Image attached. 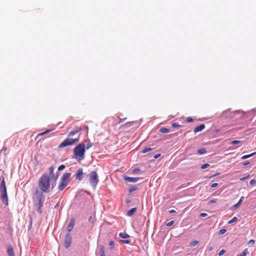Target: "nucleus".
<instances>
[{
  "label": "nucleus",
  "instance_id": "aec40b11",
  "mask_svg": "<svg viewBox=\"0 0 256 256\" xmlns=\"http://www.w3.org/2000/svg\"><path fill=\"white\" fill-rule=\"evenodd\" d=\"M256 154V152H254L250 154L244 156H242V159L245 160V159L254 156Z\"/></svg>",
  "mask_w": 256,
  "mask_h": 256
},
{
  "label": "nucleus",
  "instance_id": "a878e982",
  "mask_svg": "<svg viewBox=\"0 0 256 256\" xmlns=\"http://www.w3.org/2000/svg\"><path fill=\"white\" fill-rule=\"evenodd\" d=\"M137 189H138V188L136 186L131 187L130 188H129L128 192H129L132 193L133 192L136 190Z\"/></svg>",
  "mask_w": 256,
  "mask_h": 256
},
{
  "label": "nucleus",
  "instance_id": "b1692460",
  "mask_svg": "<svg viewBox=\"0 0 256 256\" xmlns=\"http://www.w3.org/2000/svg\"><path fill=\"white\" fill-rule=\"evenodd\" d=\"M198 244V240H193L192 241L190 244V246H196V244Z\"/></svg>",
  "mask_w": 256,
  "mask_h": 256
},
{
  "label": "nucleus",
  "instance_id": "5701e85b",
  "mask_svg": "<svg viewBox=\"0 0 256 256\" xmlns=\"http://www.w3.org/2000/svg\"><path fill=\"white\" fill-rule=\"evenodd\" d=\"M238 220V218L236 216H234L232 219L228 221V224H231Z\"/></svg>",
  "mask_w": 256,
  "mask_h": 256
},
{
  "label": "nucleus",
  "instance_id": "e433bc0d",
  "mask_svg": "<svg viewBox=\"0 0 256 256\" xmlns=\"http://www.w3.org/2000/svg\"><path fill=\"white\" fill-rule=\"evenodd\" d=\"M256 180H254V179L250 181V185H253V184H256Z\"/></svg>",
  "mask_w": 256,
  "mask_h": 256
},
{
  "label": "nucleus",
  "instance_id": "20e7f679",
  "mask_svg": "<svg viewBox=\"0 0 256 256\" xmlns=\"http://www.w3.org/2000/svg\"><path fill=\"white\" fill-rule=\"evenodd\" d=\"M70 176L71 174L68 172L64 173L62 175L58 187L60 190H63L68 185L70 180Z\"/></svg>",
  "mask_w": 256,
  "mask_h": 256
},
{
  "label": "nucleus",
  "instance_id": "f257e3e1",
  "mask_svg": "<svg viewBox=\"0 0 256 256\" xmlns=\"http://www.w3.org/2000/svg\"><path fill=\"white\" fill-rule=\"evenodd\" d=\"M38 186L42 192L38 190H36L32 198L37 212L42 213V208L43 206L45 199L42 192H48L50 187V178L48 174H44L38 180Z\"/></svg>",
  "mask_w": 256,
  "mask_h": 256
},
{
  "label": "nucleus",
  "instance_id": "dca6fc26",
  "mask_svg": "<svg viewBox=\"0 0 256 256\" xmlns=\"http://www.w3.org/2000/svg\"><path fill=\"white\" fill-rule=\"evenodd\" d=\"M136 208H132L130 210L128 211L127 215L128 216H132L136 212Z\"/></svg>",
  "mask_w": 256,
  "mask_h": 256
},
{
  "label": "nucleus",
  "instance_id": "79ce46f5",
  "mask_svg": "<svg viewBox=\"0 0 256 256\" xmlns=\"http://www.w3.org/2000/svg\"><path fill=\"white\" fill-rule=\"evenodd\" d=\"M160 156V154H156L154 156V158L156 159Z\"/></svg>",
  "mask_w": 256,
  "mask_h": 256
},
{
  "label": "nucleus",
  "instance_id": "a18cd8bd",
  "mask_svg": "<svg viewBox=\"0 0 256 256\" xmlns=\"http://www.w3.org/2000/svg\"><path fill=\"white\" fill-rule=\"evenodd\" d=\"M216 202V200H212L209 202L210 204H214Z\"/></svg>",
  "mask_w": 256,
  "mask_h": 256
},
{
  "label": "nucleus",
  "instance_id": "8fccbe9b",
  "mask_svg": "<svg viewBox=\"0 0 256 256\" xmlns=\"http://www.w3.org/2000/svg\"><path fill=\"white\" fill-rule=\"evenodd\" d=\"M200 216H202V217H204V216H207V214H206V213H202V214H200Z\"/></svg>",
  "mask_w": 256,
  "mask_h": 256
},
{
  "label": "nucleus",
  "instance_id": "9b49d317",
  "mask_svg": "<svg viewBox=\"0 0 256 256\" xmlns=\"http://www.w3.org/2000/svg\"><path fill=\"white\" fill-rule=\"evenodd\" d=\"M244 196L241 197L239 202L232 206L231 210H236V208H237L238 207H239L240 206L242 203V202L244 201Z\"/></svg>",
  "mask_w": 256,
  "mask_h": 256
},
{
  "label": "nucleus",
  "instance_id": "9d476101",
  "mask_svg": "<svg viewBox=\"0 0 256 256\" xmlns=\"http://www.w3.org/2000/svg\"><path fill=\"white\" fill-rule=\"evenodd\" d=\"M74 223L75 220L74 218H72V220H70V224L67 227V230L68 232H70L74 228Z\"/></svg>",
  "mask_w": 256,
  "mask_h": 256
},
{
  "label": "nucleus",
  "instance_id": "bb28decb",
  "mask_svg": "<svg viewBox=\"0 0 256 256\" xmlns=\"http://www.w3.org/2000/svg\"><path fill=\"white\" fill-rule=\"evenodd\" d=\"M241 142L240 140H233L230 142V144L232 145L237 144Z\"/></svg>",
  "mask_w": 256,
  "mask_h": 256
},
{
  "label": "nucleus",
  "instance_id": "4468645a",
  "mask_svg": "<svg viewBox=\"0 0 256 256\" xmlns=\"http://www.w3.org/2000/svg\"><path fill=\"white\" fill-rule=\"evenodd\" d=\"M7 252L9 256H14V249L12 246H8Z\"/></svg>",
  "mask_w": 256,
  "mask_h": 256
},
{
  "label": "nucleus",
  "instance_id": "7ed1b4c3",
  "mask_svg": "<svg viewBox=\"0 0 256 256\" xmlns=\"http://www.w3.org/2000/svg\"><path fill=\"white\" fill-rule=\"evenodd\" d=\"M1 183L0 184V197L2 203L6 206L8 205V200L6 191V188L4 181V178L2 176L1 178Z\"/></svg>",
  "mask_w": 256,
  "mask_h": 256
},
{
  "label": "nucleus",
  "instance_id": "a211bd4d",
  "mask_svg": "<svg viewBox=\"0 0 256 256\" xmlns=\"http://www.w3.org/2000/svg\"><path fill=\"white\" fill-rule=\"evenodd\" d=\"M54 130L53 129H52V130H46L45 132H40V133H39L38 134V136H44L46 134H47L48 133H49L50 132Z\"/></svg>",
  "mask_w": 256,
  "mask_h": 256
},
{
  "label": "nucleus",
  "instance_id": "cd10ccee",
  "mask_svg": "<svg viewBox=\"0 0 256 256\" xmlns=\"http://www.w3.org/2000/svg\"><path fill=\"white\" fill-rule=\"evenodd\" d=\"M254 243H255L254 240H251L248 242V246H252L254 245Z\"/></svg>",
  "mask_w": 256,
  "mask_h": 256
},
{
  "label": "nucleus",
  "instance_id": "f3484780",
  "mask_svg": "<svg viewBox=\"0 0 256 256\" xmlns=\"http://www.w3.org/2000/svg\"><path fill=\"white\" fill-rule=\"evenodd\" d=\"M160 132L162 134H168L170 132V130L166 128L162 127L160 128Z\"/></svg>",
  "mask_w": 256,
  "mask_h": 256
},
{
  "label": "nucleus",
  "instance_id": "ea45409f",
  "mask_svg": "<svg viewBox=\"0 0 256 256\" xmlns=\"http://www.w3.org/2000/svg\"><path fill=\"white\" fill-rule=\"evenodd\" d=\"M139 171H140V169L138 168H136L132 170V172L134 174H136Z\"/></svg>",
  "mask_w": 256,
  "mask_h": 256
},
{
  "label": "nucleus",
  "instance_id": "7c9ffc66",
  "mask_svg": "<svg viewBox=\"0 0 256 256\" xmlns=\"http://www.w3.org/2000/svg\"><path fill=\"white\" fill-rule=\"evenodd\" d=\"M173 128H180V125L178 124V123H173L172 125Z\"/></svg>",
  "mask_w": 256,
  "mask_h": 256
},
{
  "label": "nucleus",
  "instance_id": "423d86ee",
  "mask_svg": "<svg viewBox=\"0 0 256 256\" xmlns=\"http://www.w3.org/2000/svg\"><path fill=\"white\" fill-rule=\"evenodd\" d=\"M90 184L94 188H96L99 181L98 176L95 171H92L90 174Z\"/></svg>",
  "mask_w": 256,
  "mask_h": 256
},
{
  "label": "nucleus",
  "instance_id": "37998d69",
  "mask_svg": "<svg viewBox=\"0 0 256 256\" xmlns=\"http://www.w3.org/2000/svg\"><path fill=\"white\" fill-rule=\"evenodd\" d=\"M32 217L31 216H30V226L32 225Z\"/></svg>",
  "mask_w": 256,
  "mask_h": 256
},
{
  "label": "nucleus",
  "instance_id": "0eeeda50",
  "mask_svg": "<svg viewBox=\"0 0 256 256\" xmlns=\"http://www.w3.org/2000/svg\"><path fill=\"white\" fill-rule=\"evenodd\" d=\"M72 242V237L70 234H67L64 238V244L66 248L70 246Z\"/></svg>",
  "mask_w": 256,
  "mask_h": 256
},
{
  "label": "nucleus",
  "instance_id": "4be33fe9",
  "mask_svg": "<svg viewBox=\"0 0 256 256\" xmlns=\"http://www.w3.org/2000/svg\"><path fill=\"white\" fill-rule=\"evenodd\" d=\"M119 236L121 238H128L129 237V236L126 233L120 232L119 234Z\"/></svg>",
  "mask_w": 256,
  "mask_h": 256
},
{
  "label": "nucleus",
  "instance_id": "72a5a7b5",
  "mask_svg": "<svg viewBox=\"0 0 256 256\" xmlns=\"http://www.w3.org/2000/svg\"><path fill=\"white\" fill-rule=\"evenodd\" d=\"M49 170H50V175H52L54 172V168L52 166H50L49 168Z\"/></svg>",
  "mask_w": 256,
  "mask_h": 256
},
{
  "label": "nucleus",
  "instance_id": "2f4dec72",
  "mask_svg": "<svg viewBox=\"0 0 256 256\" xmlns=\"http://www.w3.org/2000/svg\"><path fill=\"white\" fill-rule=\"evenodd\" d=\"M246 250H244L238 256H246Z\"/></svg>",
  "mask_w": 256,
  "mask_h": 256
},
{
  "label": "nucleus",
  "instance_id": "2eb2a0df",
  "mask_svg": "<svg viewBox=\"0 0 256 256\" xmlns=\"http://www.w3.org/2000/svg\"><path fill=\"white\" fill-rule=\"evenodd\" d=\"M85 142L86 143V144H85V149H89L92 146H93V144L92 142H91L90 141V140H86Z\"/></svg>",
  "mask_w": 256,
  "mask_h": 256
},
{
  "label": "nucleus",
  "instance_id": "39448f33",
  "mask_svg": "<svg viewBox=\"0 0 256 256\" xmlns=\"http://www.w3.org/2000/svg\"><path fill=\"white\" fill-rule=\"evenodd\" d=\"M80 140V136L76 138L72 139L70 138H67L64 140L59 146V148H62L69 146H72L77 142H78Z\"/></svg>",
  "mask_w": 256,
  "mask_h": 256
},
{
  "label": "nucleus",
  "instance_id": "c03bdc74",
  "mask_svg": "<svg viewBox=\"0 0 256 256\" xmlns=\"http://www.w3.org/2000/svg\"><path fill=\"white\" fill-rule=\"evenodd\" d=\"M58 176H59V174H58V172H57L56 176V177L55 178V179H54V185L56 184V180H57V178H58Z\"/></svg>",
  "mask_w": 256,
  "mask_h": 256
},
{
  "label": "nucleus",
  "instance_id": "f03ea898",
  "mask_svg": "<svg viewBox=\"0 0 256 256\" xmlns=\"http://www.w3.org/2000/svg\"><path fill=\"white\" fill-rule=\"evenodd\" d=\"M85 152V144H80L74 149V158L78 161L80 162L84 158Z\"/></svg>",
  "mask_w": 256,
  "mask_h": 256
},
{
  "label": "nucleus",
  "instance_id": "58836bf2",
  "mask_svg": "<svg viewBox=\"0 0 256 256\" xmlns=\"http://www.w3.org/2000/svg\"><path fill=\"white\" fill-rule=\"evenodd\" d=\"M174 223V220H172L170 222H168L167 224H166V226H171L172 224H173Z\"/></svg>",
  "mask_w": 256,
  "mask_h": 256
},
{
  "label": "nucleus",
  "instance_id": "de8ad7c7",
  "mask_svg": "<svg viewBox=\"0 0 256 256\" xmlns=\"http://www.w3.org/2000/svg\"><path fill=\"white\" fill-rule=\"evenodd\" d=\"M122 242L126 244H129L130 242V241L129 240H123Z\"/></svg>",
  "mask_w": 256,
  "mask_h": 256
},
{
  "label": "nucleus",
  "instance_id": "c85d7f7f",
  "mask_svg": "<svg viewBox=\"0 0 256 256\" xmlns=\"http://www.w3.org/2000/svg\"><path fill=\"white\" fill-rule=\"evenodd\" d=\"M109 245L110 248H113L114 247V241L111 240L110 242Z\"/></svg>",
  "mask_w": 256,
  "mask_h": 256
},
{
  "label": "nucleus",
  "instance_id": "473e14b6",
  "mask_svg": "<svg viewBox=\"0 0 256 256\" xmlns=\"http://www.w3.org/2000/svg\"><path fill=\"white\" fill-rule=\"evenodd\" d=\"M226 230L224 228L222 229L219 231L218 233H219V234H224L226 232Z\"/></svg>",
  "mask_w": 256,
  "mask_h": 256
},
{
  "label": "nucleus",
  "instance_id": "a19ab883",
  "mask_svg": "<svg viewBox=\"0 0 256 256\" xmlns=\"http://www.w3.org/2000/svg\"><path fill=\"white\" fill-rule=\"evenodd\" d=\"M218 184L217 183H214L211 185L212 188H216L218 186Z\"/></svg>",
  "mask_w": 256,
  "mask_h": 256
},
{
  "label": "nucleus",
  "instance_id": "4c0bfd02",
  "mask_svg": "<svg viewBox=\"0 0 256 256\" xmlns=\"http://www.w3.org/2000/svg\"><path fill=\"white\" fill-rule=\"evenodd\" d=\"M193 121V119L190 117H188L186 118V122H190Z\"/></svg>",
  "mask_w": 256,
  "mask_h": 256
},
{
  "label": "nucleus",
  "instance_id": "412c9836",
  "mask_svg": "<svg viewBox=\"0 0 256 256\" xmlns=\"http://www.w3.org/2000/svg\"><path fill=\"white\" fill-rule=\"evenodd\" d=\"M100 256H105L104 248V246H102L100 248Z\"/></svg>",
  "mask_w": 256,
  "mask_h": 256
},
{
  "label": "nucleus",
  "instance_id": "603ef678",
  "mask_svg": "<svg viewBox=\"0 0 256 256\" xmlns=\"http://www.w3.org/2000/svg\"><path fill=\"white\" fill-rule=\"evenodd\" d=\"M248 164H250V162H245L244 164V165L246 166V165H248Z\"/></svg>",
  "mask_w": 256,
  "mask_h": 256
},
{
  "label": "nucleus",
  "instance_id": "6ab92c4d",
  "mask_svg": "<svg viewBox=\"0 0 256 256\" xmlns=\"http://www.w3.org/2000/svg\"><path fill=\"white\" fill-rule=\"evenodd\" d=\"M206 152V150L204 148L199 149L197 151V153L200 154H204Z\"/></svg>",
  "mask_w": 256,
  "mask_h": 256
},
{
  "label": "nucleus",
  "instance_id": "09e8293b",
  "mask_svg": "<svg viewBox=\"0 0 256 256\" xmlns=\"http://www.w3.org/2000/svg\"><path fill=\"white\" fill-rule=\"evenodd\" d=\"M169 212H170V214H173V213H176V210H170L169 211Z\"/></svg>",
  "mask_w": 256,
  "mask_h": 256
},
{
  "label": "nucleus",
  "instance_id": "f8f14e48",
  "mask_svg": "<svg viewBox=\"0 0 256 256\" xmlns=\"http://www.w3.org/2000/svg\"><path fill=\"white\" fill-rule=\"evenodd\" d=\"M205 128V125L204 124H201L200 126H196L194 130V133L200 132Z\"/></svg>",
  "mask_w": 256,
  "mask_h": 256
},
{
  "label": "nucleus",
  "instance_id": "3c124183",
  "mask_svg": "<svg viewBox=\"0 0 256 256\" xmlns=\"http://www.w3.org/2000/svg\"><path fill=\"white\" fill-rule=\"evenodd\" d=\"M208 250H209V251H211V250H213V248H212V246H210V247L208 248Z\"/></svg>",
  "mask_w": 256,
  "mask_h": 256
},
{
  "label": "nucleus",
  "instance_id": "c756f323",
  "mask_svg": "<svg viewBox=\"0 0 256 256\" xmlns=\"http://www.w3.org/2000/svg\"><path fill=\"white\" fill-rule=\"evenodd\" d=\"M210 166V164H205L201 166V169H205L208 168Z\"/></svg>",
  "mask_w": 256,
  "mask_h": 256
},
{
  "label": "nucleus",
  "instance_id": "ddd939ff",
  "mask_svg": "<svg viewBox=\"0 0 256 256\" xmlns=\"http://www.w3.org/2000/svg\"><path fill=\"white\" fill-rule=\"evenodd\" d=\"M82 130V128H76L75 130H72L71 132H70L68 134V136H74V134H76L80 132Z\"/></svg>",
  "mask_w": 256,
  "mask_h": 256
},
{
  "label": "nucleus",
  "instance_id": "864d4df0",
  "mask_svg": "<svg viewBox=\"0 0 256 256\" xmlns=\"http://www.w3.org/2000/svg\"><path fill=\"white\" fill-rule=\"evenodd\" d=\"M120 122H122V119H120Z\"/></svg>",
  "mask_w": 256,
  "mask_h": 256
},
{
  "label": "nucleus",
  "instance_id": "393cba45",
  "mask_svg": "<svg viewBox=\"0 0 256 256\" xmlns=\"http://www.w3.org/2000/svg\"><path fill=\"white\" fill-rule=\"evenodd\" d=\"M152 148H144L142 151V152L143 154H145V153H146L152 150Z\"/></svg>",
  "mask_w": 256,
  "mask_h": 256
},
{
  "label": "nucleus",
  "instance_id": "c9c22d12",
  "mask_svg": "<svg viewBox=\"0 0 256 256\" xmlns=\"http://www.w3.org/2000/svg\"><path fill=\"white\" fill-rule=\"evenodd\" d=\"M225 250H221L219 253H218V256H222L223 254H224L225 253Z\"/></svg>",
  "mask_w": 256,
  "mask_h": 256
},
{
  "label": "nucleus",
  "instance_id": "1a4fd4ad",
  "mask_svg": "<svg viewBox=\"0 0 256 256\" xmlns=\"http://www.w3.org/2000/svg\"><path fill=\"white\" fill-rule=\"evenodd\" d=\"M124 179L125 180H126L128 182H138L140 179V178H132V177H128L126 176H124Z\"/></svg>",
  "mask_w": 256,
  "mask_h": 256
},
{
  "label": "nucleus",
  "instance_id": "5fc2aeb1",
  "mask_svg": "<svg viewBox=\"0 0 256 256\" xmlns=\"http://www.w3.org/2000/svg\"><path fill=\"white\" fill-rule=\"evenodd\" d=\"M254 192H256V189L254 190Z\"/></svg>",
  "mask_w": 256,
  "mask_h": 256
},
{
  "label": "nucleus",
  "instance_id": "49530a36",
  "mask_svg": "<svg viewBox=\"0 0 256 256\" xmlns=\"http://www.w3.org/2000/svg\"><path fill=\"white\" fill-rule=\"evenodd\" d=\"M248 176H249V175L248 174L246 176L240 178V180L241 181H243V180H244L246 178H248Z\"/></svg>",
  "mask_w": 256,
  "mask_h": 256
},
{
  "label": "nucleus",
  "instance_id": "f704fd0d",
  "mask_svg": "<svg viewBox=\"0 0 256 256\" xmlns=\"http://www.w3.org/2000/svg\"><path fill=\"white\" fill-rule=\"evenodd\" d=\"M64 168H65V166L64 164H62V165L60 166L58 168V170H61L64 169Z\"/></svg>",
  "mask_w": 256,
  "mask_h": 256
},
{
  "label": "nucleus",
  "instance_id": "6e6552de",
  "mask_svg": "<svg viewBox=\"0 0 256 256\" xmlns=\"http://www.w3.org/2000/svg\"><path fill=\"white\" fill-rule=\"evenodd\" d=\"M83 170L82 168H79L76 172V178L78 179V180H82V176H83Z\"/></svg>",
  "mask_w": 256,
  "mask_h": 256
}]
</instances>
